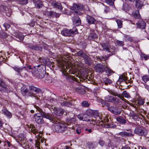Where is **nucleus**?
Instances as JSON below:
<instances>
[{
  "label": "nucleus",
  "instance_id": "nucleus-57",
  "mask_svg": "<svg viewBox=\"0 0 149 149\" xmlns=\"http://www.w3.org/2000/svg\"><path fill=\"white\" fill-rule=\"evenodd\" d=\"M104 12L106 13H107L109 12V9L108 7H105L104 9Z\"/></svg>",
  "mask_w": 149,
  "mask_h": 149
},
{
  "label": "nucleus",
  "instance_id": "nucleus-53",
  "mask_svg": "<svg viewBox=\"0 0 149 149\" xmlns=\"http://www.w3.org/2000/svg\"><path fill=\"white\" fill-rule=\"evenodd\" d=\"M47 14L48 15L51 17H54V12L52 11L47 12Z\"/></svg>",
  "mask_w": 149,
  "mask_h": 149
},
{
  "label": "nucleus",
  "instance_id": "nucleus-29",
  "mask_svg": "<svg viewBox=\"0 0 149 149\" xmlns=\"http://www.w3.org/2000/svg\"><path fill=\"white\" fill-rule=\"evenodd\" d=\"M29 131L32 132L36 135L37 134H38L37 130L36 129L34 126L33 125H30V127L29 128Z\"/></svg>",
  "mask_w": 149,
  "mask_h": 149
},
{
  "label": "nucleus",
  "instance_id": "nucleus-38",
  "mask_svg": "<svg viewBox=\"0 0 149 149\" xmlns=\"http://www.w3.org/2000/svg\"><path fill=\"white\" fill-rule=\"evenodd\" d=\"M103 80L105 84L106 85H108V84H110L112 82L111 80L107 78H104Z\"/></svg>",
  "mask_w": 149,
  "mask_h": 149
},
{
  "label": "nucleus",
  "instance_id": "nucleus-22",
  "mask_svg": "<svg viewBox=\"0 0 149 149\" xmlns=\"http://www.w3.org/2000/svg\"><path fill=\"white\" fill-rule=\"evenodd\" d=\"M136 24L139 28L142 29H145L146 26V23L143 20H141L140 22L137 23Z\"/></svg>",
  "mask_w": 149,
  "mask_h": 149
},
{
  "label": "nucleus",
  "instance_id": "nucleus-50",
  "mask_svg": "<svg viewBox=\"0 0 149 149\" xmlns=\"http://www.w3.org/2000/svg\"><path fill=\"white\" fill-rule=\"evenodd\" d=\"M122 95L123 96L126 98H128L130 97L129 93L128 92H127L126 91H124L123 92Z\"/></svg>",
  "mask_w": 149,
  "mask_h": 149
},
{
  "label": "nucleus",
  "instance_id": "nucleus-37",
  "mask_svg": "<svg viewBox=\"0 0 149 149\" xmlns=\"http://www.w3.org/2000/svg\"><path fill=\"white\" fill-rule=\"evenodd\" d=\"M116 22L117 23L118 28H121L122 27L123 21L120 19H117Z\"/></svg>",
  "mask_w": 149,
  "mask_h": 149
},
{
  "label": "nucleus",
  "instance_id": "nucleus-1",
  "mask_svg": "<svg viewBox=\"0 0 149 149\" xmlns=\"http://www.w3.org/2000/svg\"><path fill=\"white\" fill-rule=\"evenodd\" d=\"M42 115L47 119L49 120L52 123H54L52 126L53 128L55 131L58 132H63L67 130V125L59 121V119L57 118H55L54 115H53V117H51L48 114L42 113Z\"/></svg>",
  "mask_w": 149,
  "mask_h": 149
},
{
  "label": "nucleus",
  "instance_id": "nucleus-55",
  "mask_svg": "<svg viewBox=\"0 0 149 149\" xmlns=\"http://www.w3.org/2000/svg\"><path fill=\"white\" fill-rule=\"evenodd\" d=\"M125 40L126 41H132V38L126 35L125 36Z\"/></svg>",
  "mask_w": 149,
  "mask_h": 149
},
{
  "label": "nucleus",
  "instance_id": "nucleus-5",
  "mask_svg": "<svg viewBox=\"0 0 149 149\" xmlns=\"http://www.w3.org/2000/svg\"><path fill=\"white\" fill-rule=\"evenodd\" d=\"M134 133L139 136H145L147 134L148 131L146 129L143 127L136 128L134 130Z\"/></svg>",
  "mask_w": 149,
  "mask_h": 149
},
{
  "label": "nucleus",
  "instance_id": "nucleus-11",
  "mask_svg": "<svg viewBox=\"0 0 149 149\" xmlns=\"http://www.w3.org/2000/svg\"><path fill=\"white\" fill-rule=\"evenodd\" d=\"M13 69L17 72L19 74L22 76H25L26 74L25 72L26 68V67H24L22 68H19L17 67H13Z\"/></svg>",
  "mask_w": 149,
  "mask_h": 149
},
{
  "label": "nucleus",
  "instance_id": "nucleus-10",
  "mask_svg": "<svg viewBox=\"0 0 149 149\" xmlns=\"http://www.w3.org/2000/svg\"><path fill=\"white\" fill-rule=\"evenodd\" d=\"M77 117L80 120L83 121L89 122L91 120V118L90 117V116L86 113L79 114L78 115ZM91 120L93 121L92 120Z\"/></svg>",
  "mask_w": 149,
  "mask_h": 149
},
{
  "label": "nucleus",
  "instance_id": "nucleus-56",
  "mask_svg": "<svg viewBox=\"0 0 149 149\" xmlns=\"http://www.w3.org/2000/svg\"><path fill=\"white\" fill-rule=\"evenodd\" d=\"M142 58H143L146 60H147L149 58V56H148L146 55L143 54L141 55Z\"/></svg>",
  "mask_w": 149,
  "mask_h": 149
},
{
  "label": "nucleus",
  "instance_id": "nucleus-52",
  "mask_svg": "<svg viewBox=\"0 0 149 149\" xmlns=\"http://www.w3.org/2000/svg\"><path fill=\"white\" fill-rule=\"evenodd\" d=\"M116 127V125L113 124H108L107 125L105 126V127L107 128H115Z\"/></svg>",
  "mask_w": 149,
  "mask_h": 149
},
{
  "label": "nucleus",
  "instance_id": "nucleus-46",
  "mask_svg": "<svg viewBox=\"0 0 149 149\" xmlns=\"http://www.w3.org/2000/svg\"><path fill=\"white\" fill-rule=\"evenodd\" d=\"M97 59H99L100 61H106V60L108 59V57L107 56L104 57L103 56H96Z\"/></svg>",
  "mask_w": 149,
  "mask_h": 149
},
{
  "label": "nucleus",
  "instance_id": "nucleus-43",
  "mask_svg": "<svg viewBox=\"0 0 149 149\" xmlns=\"http://www.w3.org/2000/svg\"><path fill=\"white\" fill-rule=\"evenodd\" d=\"M127 78L126 77L123 76H122L120 77L119 78L118 80V82H121L123 81H124L125 82H126V80Z\"/></svg>",
  "mask_w": 149,
  "mask_h": 149
},
{
  "label": "nucleus",
  "instance_id": "nucleus-30",
  "mask_svg": "<svg viewBox=\"0 0 149 149\" xmlns=\"http://www.w3.org/2000/svg\"><path fill=\"white\" fill-rule=\"evenodd\" d=\"M116 52V49L115 47L113 46H110L109 48L108 49L107 52L109 53L110 52L111 54H110L109 56H111L112 55H113L115 54Z\"/></svg>",
  "mask_w": 149,
  "mask_h": 149
},
{
  "label": "nucleus",
  "instance_id": "nucleus-58",
  "mask_svg": "<svg viewBox=\"0 0 149 149\" xmlns=\"http://www.w3.org/2000/svg\"><path fill=\"white\" fill-rule=\"evenodd\" d=\"M104 143V142L103 140H99V143L101 146H103Z\"/></svg>",
  "mask_w": 149,
  "mask_h": 149
},
{
  "label": "nucleus",
  "instance_id": "nucleus-27",
  "mask_svg": "<svg viewBox=\"0 0 149 149\" xmlns=\"http://www.w3.org/2000/svg\"><path fill=\"white\" fill-rule=\"evenodd\" d=\"M52 5L55 8H57L60 10L62 9V7L61 3L53 2L52 3Z\"/></svg>",
  "mask_w": 149,
  "mask_h": 149
},
{
  "label": "nucleus",
  "instance_id": "nucleus-45",
  "mask_svg": "<svg viewBox=\"0 0 149 149\" xmlns=\"http://www.w3.org/2000/svg\"><path fill=\"white\" fill-rule=\"evenodd\" d=\"M25 67H26V71L27 72H31V71H34V68H32L31 65H27L26 66H25Z\"/></svg>",
  "mask_w": 149,
  "mask_h": 149
},
{
  "label": "nucleus",
  "instance_id": "nucleus-17",
  "mask_svg": "<svg viewBox=\"0 0 149 149\" xmlns=\"http://www.w3.org/2000/svg\"><path fill=\"white\" fill-rule=\"evenodd\" d=\"M29 88L30 90L32 91H34L36 93V94H35L36 95H37V94L40 93H41V91L40 88L36 87L33 86H29Z\"/></svg>",
  "mask_w": 149,
  "mask_h": 149
},
{
  "label": "nucleus",
  "instance_id": "nucleus-12",
  "mask_svg": "<svg viewBox=\"0 0 149 149\" xmlns=\"http://www.w3.org/2000/svg\"><path fill=\"white\" fill-rule=\"evenodd\" d=\"M58 99L60 100L59 102L61 105L62 106L70 107L73 105V104L71 102L65 100L64 98H62L61 97H59Z\"/></svg>",
  "mask_w": 149,
  "mask_h": 149
},
{
  "label": "nucleus",
  "instance_id": "nucleus-4",
  "mask_svg": "<svg viewBox=\"0 0 149 149\" xmlns=\"http://www.w3.org/2000/svg\"><path fill=\"white\" fill-rule=\"evenodd\" d=\"M22 93L24 96H26L27 95L32 98V100L34 102H36L39 100V95H36L35 93H30V91L27 88L24 89L22 91Z\"/></svg>",
  "mask_w": 149,
  "mask_h": 149
},
{
  "label": "nucleus",
  "instance_id": "nucleus-18",
  "mask_svg": "<svg viewBox=\"0 0 149 149\" xmlns=\"http://www.w3.org/2000/svg\"><path fill=\"white\" fill-rule=\"evenodd\" d=\"M116 120L120 124L124 125L126 123V120L121 116L116 117Z\"/></svg>",
  "mask_w": 149,
  "mask_h": 149
},
{
  "label": "nucleus",
  "instance_id": "nucleus-15",
  "mask_svg": "<svg viewBox=\"0 0 149 149\" xmlns=\"http://www.w3.org/2000/svg\"><path fill=\"white\" fill-rule=\"evenodd\" d=\"M86 18L87 21L89 24H94L96 23V20L90 16L87 15Z\"/></svg>",
  "mask_w": 149,
  "mask_h": 149
},
{
  "label": "nucleus",
  "instance_id": "nucleus-21",
  "mask_svg": "<svg viewBox=\"0 0 149 149\" xmlns=\"http://www.w3.org/2000/svg\"><path fill=\"white\" fill-rule=\"evenodd\" d=\"M1 111L2 113L3 114L9 118L11 117L12 116L11 113L8 110L4 109L1 110Z\"/></svg>",
  "mask_w": 149,
  "mask_h": 149
},
{
  "label": "nucleus",
  "instance_id": "nucleus-3",
  "mask_svg": "<svg viewBox=\"0 0 149 149\" xmlns=\"http://www.w3.org/2000/svg\"><path fill=\"white\" fill-rule=\"evenodd\" d=\"M45 66L42 64L39 65L34 66V71H31L32 74L37 78H42L41 74L44 72Z\"/></svg>",
  "mask_w": 149,
  "mask_h": 149
},
{
  "label": "nucleus",
  "instance_id": "nucleus-34",
  "mask_svg": "<svg viewBox=\"0 0 149 149\" xmlns=\"http://www.w3.org/2000/svg\"><path fill=\"white\" fill-rule=\"evenodd\" d=\"M132 15L133 16L136 18L140 19L141 18L139 10H136L133 12L132 13Z\"/></svg>",
  "mask_w": 149,
  "mask_h": 149
},
{
  "label": "nucleus",
  "instance_id": "nucleus-54",
  "mask_svg": "<svg viewBox=\"0 0 149 149\" xmlns=\"http://www.w3.org/2000/svg\"><path fill=\"white\" fill-rule=\"evenodd\" d=\"M3 26L5 28L6 30H7V29L9 28L10 27V25L6 23H5Z\"/></svg>",
  "mask_w": 149,
  "mask_h": 149
},
{
  "label": "nucleus",
  "instance_id": "nucleus-35",
  "mask_svg": "<svg viewBox=\"0 0 149 149\" xmlns=\"http://www.w3.org/2000/svg\"><path fill=\"white\" fill-rule=\"evenodd\" d=\"M84 59L86 64L89 65H91L92 64V61L88 56L87 55Z\"/></svg>",
  "mask_w": 149,
  "mask_h": 149
},
{
  "label": "nucleus",
  "instance_id": "nucleus-14",
  "mask_svg": "<svg viewBox=\"0 0 149 149\" xmlns=\"http://www.w3.org/2000/svg\"><path fill=\"white\" fill-rule=\"evenodd\" d=\"M105 66L104 65L99 64H97L95 67V69L97 72H102L104 70Z\"/></svg>",
  "mask_w": 149,
  "mask_h": 149
},
{
  "label": "nucleus",
  "instance_id": "nucleus-31",
  "mask_svg": "<svg viewBox=\"0 0 149 149\" xmlns=\"http://www.w3.org/2000/svg\"><path fill=\"white\" fill-rule=\"evenodd\" d=\"M76 54L78 56H80L84 59L86 56H86L87 55L84 52L81 50L77 52L76 53Z\"/></svg>",
  "mask_w": 149,
  "mask_h": 149
},
{
  "label": "nucleus",
  "instance_id": "nucleus-49",
  "mask_svg": "<svg viewBox=\"0 0 149 149\" xmlns=\"http://www.w3.org/2000/svg\"><path fill=\"white\" fill-rule=\"evenodd\" d=\"M81 104L83 106L85 107H88L90 106V104L86 101H83Z\"/></svg>",
  "mask_w": 149,
  "mask_h": 149
},
{
  "label": "nucleus",
  "instance_id": "nucleus-32",
  "mask_svg": "<svg viewBox=\"0 0 149 149\" xmlns=\"http://www.w3.org/2000/svg\"><path fill=\"white\" fill-rule=\"evenodd\" d=\"M73 21V24L76 26L79 25L81 24V21L79 17H77L76 19H74Z\"/></svg>",
  "mask_w": 149,
  "mask_h": 149
},
{
  "label": "nucleus",
  "instance_id": "nucleus-6",
  "mask_svg": "<svg viewBox=\"0 0 149 149\" xmlns=\"http://www.w3.org/2000/svg\"><path fill=\"white\" fill-rule=\"evenodd\" d=\"M70 9L73 10L74 14L76 15H81L82 14L80 12V11L81 10L80 4L74 3L72 7L70 8Z\"/></svg>",
  "mask_w": 149,
  "mask_h": 149
},
{
  "label": "nucleus",
  "instance_id": "nucleus-7",
  "mask_svg": "<svg viewBox=\"0 0 149 149\" xmlns=\"http://www.w3.org/2000/svg\"><path fill=\"white\" fill-rule=\"evenodd\" d=\"M74 29V31L72 29L68 30L67 29H63L61 32V33L64 36H69L72 34L76 33L77 32V29L75 28H73Z\"/></svg>",
  "mask_w": 149,
  "mask_h": 149
},
{
  "label": "nucleus",
  "instance_id": "nucleus-61",
  "mask_svg": "<svg viewBox=\"0 0 149 149\" xmlns=\"http://www.w3.org/2000/svg\"><path fill=\"white\" fill-rule=\"evenodd\" d=\"M22 1V4H26L28 3L27 0H21Z\"/></svg>",
  "mask_w": 149,
  "mask_h": 149
},
{
  "label": "nucleus",
  "instance_id": "nucleus-48",
  "mask_svg": "<svg viewBox=\"0 0 149 149\" xmlns=\"http://www.w3.org/2000/svg\"><path fill=\"white\" fill-rule=\"evenodd\" d=\"M142 79L145 82H146L149 81V76L148 75H145L142 77Z\"/></svg>",
  "mask_w": 149,
  "mask_h": 149
},
{
  "label": "nucleus",
  "instance_id": "nucleus-19",
  "mask_svg": "<svg viewBox=\"0 0 149 149\" xmlns=\"http://www.w3.org/2000/svg\"><path fill=\"white\" fill-rule=\"evenodd\" d=\"M98 117L100 120L99 121V123H102V124L101 123V125H102V124H103L104 126L105 127V126L106 125H107V124H108V123L109 121V120L106 118L103 117V118H101L100 117V116H99Z\"/></svg>",
  "mask_w": 149,
  "mask_h": 149
},
{
  "label": "nucleus",
  "instance_id": "nucleus-62",
  "mask_svg": "<svg viewBox=\"0 0 149 149\" xmlns=\"http://www.w3.org/2000/svg\"><path fill=\"white\" fill-rule=\"evenodd\" d=\"M76 132L78 134H79L81 132V130L79 129H77L76 130Z\"/></svg>",
  "mask_w": 149,
  "mask_h": 149
},
{
  "label": "nucleus",
  "instance_id": "nucleus-64",
  "mask_svg": "<svg viewBox=\"0 0 149 149\" xmlns=\"http://www.w3.org/2000/svg\"><path fill=\"white\" fill-rule=\"evenodd\" d=\"M69 119L70 121L71 122H74L75 121V119L74 118H70Z\"/></svg>",
  "mask_w": 149,
  "mask_h": 149
},
{
  "label": "nucleus",
  "instance_id": "nucleus-28",
  "mask_svg": "<svg viewBox=\"0 0 149 149\" xmlns=\"http://www.w3.org/2000/svg\"><path fill=\"white\" fill-rule=\"evenodd\" d=\"M104 70L108 76L111 75L114 73L113 70L108 67H105Z\"/></svg>",
  "mask_w": 149,
  "mask_h": 149
},
{
  "label": "nucleus",
  "instance_id": "nucleus-42",
  "mask_svg": "<svg viewBox=\"0 0 149 149\" xmlns=\"http://www.w3.org/2000/svg\"><path fill=\"white\" fill-rule=\"evenodd\" d=\"M86 113L91 117V116L94 114V111L92 110L89 109L86 111Z\"/></svg>",
  "mask_w": 149,
  "mask_h": 149
},
{
  "label": "nucleus",
  "instance_id": "nucleus-59",
  "mask_svg": "<svg viewBox=\"0 0 149 149\" xmlns=\"http://www.w3.org/2000/svg\"><path fill=\"white\" fill-rule=\"evenodd\" d=\"M40 61L44 64H46V61L44 59L41 58L40 59Z\"/></svg>",
  "mask_w": 149,
  "mask_h": 149
},
{
  "label": "nucleus",
  "instance_id": "nucleus-23",
  "mask_svg": "<svg viewBox=\"0 0 149 149\" xmlns=\"http://www.w3.org/2000/svg\"><path fill=\"white\" fill-rule=\"evenodd\" d=\"M102 47L104 50L107 52L110 45L108 42L103 43L101 44Z\"/></svg>",
  "mask_w": 149,
  "mask_h": 149
},
{
  "label": "nucleus",
  "instance_id": "nucleus-20",
  "mask_svg": "<svg viewBox=\"0 0 149 149\" xmlns=\"http://www.w3.org/2000/svg\"><path fill=\"white\" fill-rule=\"evenodd\" d=\"M13 35L17 38L20 41L22 40L24 38V35L22 33L19 32L14 33L13 34Z\"/></svg>",
  "mask_w": 149,
  "mask_h": 149
},
{
  "label": "nucleus",
  "instance_id": "nucleus-39",
  "mask_svg": "<svg viewBox=\"0 0 149 149\" xmlns=\"http://www.w3.org/2000/svg\"><path fill=\"white\" fill-rule=\"evenodd\" d=\"M97 37V35L94 33H91L88 36V38L90 40H92L96 38Z\"/></svg>",
  "mask_w": 149,
  "mask_h": 149
},
{
  "label": "nucleus",
  "instance_id": "nucleus-26",
  "mask_svg": "<svg viewBox=\"0 0 149 149\" xmlns=\"http://www.w3.org/2000/svg\"><path fill=\"white\" fill-rule=\"evenodd\" d=\"M33 2L35 4V7L37 8H40L42 6V2L39 0L34 1Z\"/></svg>",
  "mask_w": 149,
  "mask_h": 149
},
{
  "label": "nucleus",
  "instance_id": "nucleus-60",
  "mask_svg": "<svg viewBox=\"0 0 149 149\" xmlns=\"http://www.w3.org/2000/svg\"><path fill=\"white\" fill-rule=\"evenodd\" d=\"M60 16V14L59 13H58L56 12H54V17H58Z\"/></svg>",
  "mask_w": 149,
  "mask_h": 149
},
{
  "label": "nucleus",
  "instance_id": "nucleus-36",
  "mask_svg": "<svg viewBox=\"0 0 149 149\" xmlns=\"http://www.w3.org/2000/svg\"><path fill=\"white\" fill-rule=\"evenodd\" d=\"M0 86L4 88L6 91H7L8 90L7 86L5 84V83L0 78Z\"/></svg>",
  "mask_w": 149,
  "mask_h": 149
},
{
  "label": "nucleus",
  "instance_id": "nucleus-44",
  "mask_svg": "<svg viewBox=\"0 0 149 149\" xmlns=\"http://www.w3.org/2000/svg\"><path fill=\"white\" fill-rule=\"evenodd\" d=\"M115 0H106V2L109 5L112 6L113 7H114V2Z\"/></svg>",
  "mask_w": 149,
  "mask_h": 149
},
{
  "label": "nucleus",
  "instance_id": "nucleus-8",
  "mask_svg": "<svg viewBox=\"0 0 149 149\" xmlns=\"http://www.w3.org/2000/svg\"><path fill=\"white\" fill-rule=\"evenodd\" d=\"M52 108L53 109L54 113V114L53 113L52 114H50L51 115H52V114L54 115L56 118H57L58 119L57 117V116H61L63 115V109L57 108L55 107H52Z\"/></svg>",
  "mask_w": 149,
  "mask_h": 149
},
{
  "label": "nucleus",
  "instance_id": "nucleus-2",
  "mask_svg": "<svg viewBox=\"0 0 149 149\" xmlns=\"http://www.w3.org/2000/svg\"><path fill=\"white\" fill-rule=\"evenodd\" d=\"M36 109L37 110H38V111L40 113V114L39 113L35 114L34 116V118L35 122L38 124H42L43 123L44 120L43 118V117L44 118H46L44 116L42 115V113L48 114L50 116L52 117L53 116V114L51 115L50 114L45 113L42 111L41 109L38 107H36Z\"/></svg>",
  "mask_w": 149,
  "mask_h": 149
},
{
  "label": "nucleus",
  "instance_id": "nucleus-40",
  "mask_svg": "<svg viewBox=\"0 0 149 149\" xmlns=\"http://www.w3.org/2000/svg\"><path fill=\"white\" fill-rule=\"evenodd\" d=\"M109 93L115 96H117L118 97H121V95L119 94H118L116 91H114L110 90L109 91Z\"/></svg>",
  "mask_w": 149,
  "mask_h": 149
},
{
  "label": "nucleus",
  "instance_id": "nucleus-16",
  "mask_svg": "<svg viewBox=\"0 0 149 149\" xmlns=\"http://www.w3.org/2000/svg\"><path fill=\"white\" fill-rule=\"evenodd\" d=\"M104 99L106 101L113 102L118 100V98L111 95H108L105 97Z\"/></svg>",
  "mask_w": 149,
  "mask_h": 149
},
{
  "label": "nucleus",
  "instance_id": "nucleus-33",
  "mask_svg": "<svg viewBox=\"0 0 149 149\" xmlns=\"http://www.w3.org/2000/svg\"><path fill=\"white\" fill-rule=\"evenodd\" d=\"M143 6L142 2L140 0H136V6L138 9H141Z\"/></svg>",
  "mask_w": 149,
  "mask_h": 149
},
{
  "label": "nucleus",
  "instance_id": "nucleus-51",
  "mask_svg": "<svg viewBox=\"0 0 149 149\" xmlns=\"http://www.w3.org/2000/svg\"><path fill=\"white\" fill-rule=\"evenodd\" d=\"M131 116L134 120L139 118V117L136 114L133 113L130 115Z\"/></svg>",
  "mask_w": 149,
  "mask_h": 149
},
{
  "label": "nucleus",
  "instance_id": "nucleus-63",
  "mask_svg": "<svg viewBox=\"0 0 149 149\" xmlns=\"http://www.w3.org/2000/svg\"><path fill=\"white\" fill-rule=\"evenodd\" d=\"M122 149H130V148L129 147L126 145L124 147H122Z\"/></svg>",
  "mask_w": 149,
  "mask_h": 149
},
{
  "label": "nucleus",
  "instance_id": "nucleus-9",
  "mask_svg": "<svg viewBox=\"0 0 149 149\" xmlns=\"http://www.w3.org/2000/svg\"><path fill=\"white\" fill-rule=\"evenodd\" d=\"M108 110L113 113L118 115L120 114L121 112V109L116 106H111L108 108Z\"/></svg>",
  "mask_w": 149,
  "mask_h": 149
},
{
  "label": "nucleus",
  "instance_id": "nucleus-47",
  "mask_svg": "<svg viewBox=\"0 0 149 149\" xmlns=\"http://www.w3.org/2000/svg\"><path fill=\"white\" fill-rule=\"evenodd\" d=\"M116 45L119 46H122L124 45V42L119 40H117L116 42Z\"/></svg>",
  "mask_w": 149,
  "mask_h": 149
},
{
  "label": "nucleus",
  "instance_id": "nucleus-24",
  "mask_svg": "<svg viewBox=\"0 0 149 149\" xmlns=\"http://www.w3.org/2000/svg\"><path fill=\"white\" fill-rule=\"evenodd\" d=\"M2 7L3 9V11L6 14L7 16L10 17L11 14V10L10 9L8 8L6 6H2Z\"/></svg>",
  "mask_w": 149,
  "mask_h": 149
},
{
  "label": "nucleus",
  "instance_id": "nucleus-41",
  "mask_svg": "<svg viewBox=\"0 0 149 149\" xmlns=\"http://www.w3.org/2000/svg\"><path fill=\"white\" fill-rule=\"evenodd\" d=\"M76 90L80 94H83L85 92V90L80 87H78L76 88Z\"/></svg>",
  "mask_w": 149,
  "mask_h": 149
},
{
  "label": "nucleus",
  "instance_id": "nucleus-25",
  "mask_svg": "<svg viewBox=\"0 0 149 149\" xmlns=\"http://www.w3.org/2000/svg\"><path fill=\"white\" fill-rule=\"evenodd\" d=\"M119 135L122 136H133V134L132 133L125 132H121L119 133Z\"/></svg>",
  "mask_w": 149,
  "mask_h": 149
},
{
  "label": "nucleus",
  "instance_id": "nucleus-13",
  "mask_svg": "<svg viewBox=\"0 0 149 149\" xmlns=\"http://www.w3.org/2000/svg\"><path fill=\"white\" fill-rule=\"evenodd\" d=\"M28 47L31 49L41 51L42 49L41 47L37 46L36 44L31 43L28 44Z\"/></svg>",
  "mask_w": 149,
  "mask_h": 149
}]
</instances>
